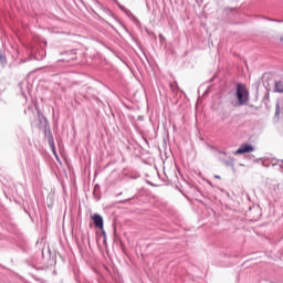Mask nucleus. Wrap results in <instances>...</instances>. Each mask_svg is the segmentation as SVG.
Returning a JSON list of instances; mask_svg holds the SVG:
<instances>
[{"label":"nucleus","mask_w":283,"mask_h":283,"mask_svg":"<svg viewBox=\"0 0 283 283\" xmlns=\"http://www.w3.org/2000/svg\"><path fill=\"white\" fill-rule=\"evenodd\" d=\"M237 98H238V105H247L249 101V91H247V86L243 84L237 85Z\"/></svg>","instance_id":"f257e3e1"},{"label":"nucleus","mask_w":283,"mask_h":283,"mask_svg":"<svg viewBox=\"0 0 283 283\" xmlns=\"http://www.w3.org/2000/svg\"><path fill=\"white\" fill-rule=\"evenodd\" d=\"M251 151H255V148H253L250 144H242L237 150L235 154H251Z\"/></svg>","instance_id":"f03ea898"},{"label":"nucleus","mask_w":283,"mask_h":283,"mask_svg":"<svg viewBox=\"0 0 283 283\" xmlns=\"http://www.w3.org/2000/svg\"><path fill=\"white\" fill-rule=\"evenodd\" d=\"M92 219L97 229H103L104 223H103V217L101 214H94Z\"/></svg>","instance_id":"7ed1b4c3"},{"label":"nucleus","mask_w":283,"mask_h":283,"mask_svg":"<svg viewBox=\"0 0 283 283\" xmlns=\"http://www.w3.org/2000/svg\"><path fill=\"white\" fill-rule=\"evenodd\" d=\"M275 90L279 94H283V83L282 81L275 82Z\"/></svg>","instance_id":"20e7f679"},{"label":"nucleus","mask_w":283,"mask_h":283,"mask_svg":"<svg viewBox=\"0 0 283 283\" xmlns=\"http://www.w3.org/2000/svg\"><path fill=\"white\" fill-rule=\"evenodd\" d=\"M49 145L52 148L53 154H56V148L54 147V137H50Z\"/></svg>","instance_id":"39448f33"},{"label":"nucleus","mask_w":283,"mask_h":283,"mask_svg":"<svg viewBox=\"0 0 283 283\" xmlns=\"http://www.w3.org/2000/svg\"><path fill=\"white\" fill-rule=\"evenodd\" d=\"M275 116H280V104L275 106Z\"/></svg>","instance_id":"423d86ee"},{"label":"nucleus","mask_w":283,"mask_h":283,"mask_svg":"<svg viewBox=\"0 0 283 283\" xmlns=\"http://www.w3.org/2000/svg\"><path fill=\"white\" fill-rule=\"evenodd\" d=\"M0 61L1 63H3V61H6V55H3V53L0 52Z\"/></svg>","instance_id":"0eeeda50"},{"label":"nucleus","mask_w":283,"mask_h":283,"mask_svg":"<svg viewBox=\"0 0 283 283\" xmlns=\"http://www.w3.org/2000/svg\"><path fill=\"white\" fill-rule=\"evenodd\" d=\"M129 201V199L128 200H123V201H119L120 202V205H125V202H128Z\"/></svg>","instance_id":"6e6552de"},{"label":"nucleus","mask_w":283,"mask_h":283,"mask_svg":"<svg viewBox=\"0 0 283 283\" xmlns=\"http://www.w3.org/2000/svg\"><path fill=\"white\" fill-rule=\"evenodd\" d=\"M120 10H125V8L123 6H119Z\"/></svg>","instance_id":"1a4fd4ad"},{"label":"nucleus","mask_w":283,"mask_h":283,"mask_svg":"<svg viewBox=\"0 0 283 283\" xmlns=\"http://www.w3.org/2000/svg\"><path fill=\"white\" fill-rule=\"evenodd\" d=\"M214 178H218V179H220V176H218V175H214Z\"/></svg>","instance_id":"9d476101"},{"label":"nucleus","mask_w":283,"mask_h":283,"mask_svg":"<svg viewBox=\"0 0 283 283\" xmlns=\"http://www.w3.org/2000/svg\"><path fill=\"white\" fill-rule=\"evenodd\" d=\"M170 88L174 90V84H170Z\"/></svg>","instance_id":"9b49d317"},{"label":"nucleus","mask_w":283,"mask_h":283,"mask_svg":"<svg viewBox=\"0 0 283 283\" xmlns=\"http://www.w3.org/2000/svg\"><path fill=\"white\" fill-rule=\"evenodd\" d=\"M281 163H283V160H281Z\"/></svg>","instance_id":"f8f14e48"}]
</instances>
